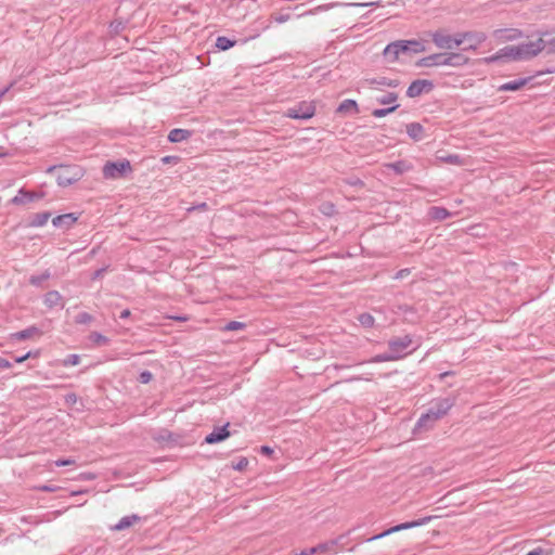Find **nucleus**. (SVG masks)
<instances>
[{
  "instance_id": "f257e3e1",
  "label": "nucleus",
  "mask_w": 555,
  "mask_h": 555,
  "mask_svg": "<svg viewBox=\"0 0 555 555\" xmlns=\"http://www.w3.org/2000/svg\"><path fill=\"white\" fill-rule=\"evenodd\" d=\"M547 54L555 53V36L544 33L535 41L522 42L517 46H507L496 52V54L486 57L487 63H493L502 59L507 60H529L540 52Z\"/></svg>"
},
{
  "instance_id": "f03ea898",
  "label": "nucleus",
  "mask_w": 555,
  "mask_h": 555,
  "mask_svg": "<svg viewBox=\"0 0 555 555\" xmlns=\"http://www.w3.org/2000/svg\"><path fill=\"white\" fill-rule=\"evenodd\" d=\"M455 401L454 397L434 399L427 412L422 414L418 418L414 431L431 428L437 421L441 420L449 413V411L455 405Z\"/></svg>"
},
{
  "instance_id": "7ed1b4c3",
  "label": "nucleus",
  "mask_w": 555,
  "mask_h": 555,
  "mask_svg": "<svg viewBox=\"0 0 555 555\" xmlns=\"http://www.w3.org/2000/svg\"><path fill=\"white\" fill-rule=\"evenodd\" d=\"M469 57L462 52H441L427 55L417 61L420 67L451 66L463 67L469 63Z\"/></svg>"
},
{
  "instance_id": "20e7f679",
  "label": "nucleus",
  "mask_w": 555,
  "mask_h": 555,
  "mask_svg": "<svg viewBox=\"0 0 555 555\" xmlns=\"http://www.w3.org/2000/svg\"><path fill=\"white\" fill-rule=\"evenodd\" d=\"M57 169L56 182L60 186H69L83 177V171L79 166H51L48 172H52Z\"/></svg>"
},
{
  "instance_id": "39448f33",
  "label": "nucleus",
  "mask_w": 555,
  "mask_h": 555,
  "mask_svg": "<svg viewBox=\"0 0 555 555\" xmlns=\"http://www.w3.org/2000/svg\"><path fill=\"white\" fill-rule=\"evenodd\" d=\"M430 36L433 43L441 50H453L462 44L461 31L450 35L444 29H438Z\"/></svg>"
},
{
  "instance_id": "423d86ee",
  "label": "nucleus",
  "mask_w": 555,
  "mask_h": 555,
  "mask_svg": "<svg viewBox=\"0 0 555 555\" xmlns=\"http://www.w3.org/2000/svg\"><path fill=\"white\" fill-rule=\"evenodd\" d=\"M131 165L127 159L118 162H107L103 167V176L107 179H116L124 177L127 172H130Z\"/></svg>"
},
{
  "instance_id": "0eeeda50",
  "label": "nucleus",
  "mask_w": 555,
  "mask_h": 555,
  "mask_svg": "<svg viewBox=\"0 0 555 555\" xmlns=\"http://www.w3.org/2000/svg\"><path fill=\"white\" fill-rule=\"evenodd\" d=\"M461 40L462 44L466 43L465 47L462 48V51H476L481 43L487 40V35L483 31H461Z\"/></svg>"
},
{
  "instance_id": "6e6552de",
  "label": "nucleus",
  "mask_w": 555,
  "mask_h": 555,
  "mask_svg": "<svg viewBox=\"0 0 555 555\" xmlns=\"http://www.w3.org/2000/svg\"><path fill=\"white\" fill-rule=\"evenodd\" d=\"M431 519H433L431 516H426V517L418 518L416 520L399 524L397 526H393V527L383 531L382 533H378V534L367 539V541H373V540L382 539L384 537H387V535H389L391 533H395V532H398V531H401V530L412 529V528H416V527L426 525Z\"/></svg>"
},
{
  "instance_id": "1a4fd4ad",
  "label": "nucleus",
  "mask_w": 555,
  "mask_h": 555,
  "mask_svg": "<svg viewBox=\"0 0 555 555\" xmlns=\"http://www.w3.org/2000/svg\"><path fill=\"white\" fill-rule=\"evenodd\" d=\"M315 114V106L310 102H300L287 109L285 115L293 119H309Z\"/></svg>"
},
{
  "instance_id": "9d476101",
  "label": "nucleus",
  "mask_w": 555,
  "mask_h": 555,
  "mask_svg": "<svg viewBox=\"0 0 555 555\" xmlns=\"http://www.w3.org/2000/svg\"><path fill=\"white\" fill-rule=\"evenodd\" d=\"M434 89V82L427 79H416L411 82L406 90V96L417 98L423 93L430 92Z\"/></svg>"
},
{
  "instance_id": "9b49d317",
  "label": "nucleus",
  "mask_w": 555,
  "mask_h": 555,
  "mask_svg": "<svg viewBox=\"0 0 555 555\" xmlns=\"http://www.w3.org/2000/svg\"><path fill=\"white\" fill-rule=\"evenodd\" d=\"M412 344V338L410 335H404L403 337H395L388 341V349L391 352L398 354V360L404 357V350L409 348Z\"/></svg>"
},
{
  "instance_id": "f8f14e48",
  "label": "nucleus",
  "mask_w": 555,
  "mask_h": 555,
  "mask_svg": "<svg viewBox=\"0 0 555 555\" xmlns=\"http://www.w3.org/2000/svg\"><path fill=\"white\" fill-rule=\"evenodd\" d=\"M228 427H229V423H227L225 425H223L221 427H216L210 434H208L205 437L204 441L208 444H215V443L225 440L231 435Z\"/></svg>"
},
{
  "instance_id": "ddd939ff",
  "label": "nucleus",
  "mask_w": 555,
  "mask_h": 555,
  "mask_svg": "<svg viewBox=\"0 0 555 555\" xmlns=\"http://www.w3.org/2000/svg\"><path fill=\"white\" fill-rule=\"evenodd\" d=\"M401 53H421L425 51V46L418 40H397Z\"/></svg>"
},
{
  "instance_id": "4468645a",
  "label": "nucleus",
  "mask_w": 555,
  "mask_h": 555,
  "mask_svg": "<svg viewBox=\"0 0 555 555\" xmlns=\"http://www.w3.org/2000/svg\"><path fill=\"white\" fill-rule=\"evenodd\" d=\"M41 335H42V331L38 326L31 325L25 330L12 333L10 338H11V340L21 341V340L30 339L34 337H40Z\"/></svg>"
},
{
  "instance_id": "2eb2a0df",
  "label": "nucleus",
  "mask_w": 555,
  "mask_h": 555,
  "mask_svg": "<svg viewBox=\"0 0 555 555\" xmlns=\"http://www.w3.org/2000/svg\"><path fill=\"white\" fill-rule=\"evenodd\" d=\"M78 217L75 214H64L56 216L52 219V224L56 228L69 229L76 221Z\"/></svg>"
},
{
  "instance_id": "dca6fc26",
  "label": "nucleus",
  "mask_w": 555,
  "mask_h": 555,
  "mask_svg": "<svg viewBox=\"0 0 555 555\" xmlns=\"http://www.w3.org/2000/svg\"><path fill=\"white\" fill-rule=\"evenodd\" d=\"M532 77L518 78L499 87V91H517L531 81Z\"/></svg>"
},
{
  "instance_id": "f3484780",
  "label": "nucleus",
  "mask_w": 555,
  "mask_h": 555,
  "mask_svg": "<svg viewBox=\"0 0 555 555\" xmlns=\"http://www.w3.org/2000/svg\"><path fill=\"white\" fill-rule=\"evenodd\" d=\"M365 82L370 86H382L388 88H397L400 86L399 79H391L388 77H374L365 79Z\"/></svg>"
},
{
  "instance_id": "a211bd4d",
  "label": "nucleus",
  "mask_w": 555,
  "mask_h": 555,
  "mask_svg": "<svg viewBox=\"0 0 555 555\" xmlns=\"http://www.w3.org/2000/svg\"><path fill=\"white\" fill-rule=\"evenodd\" d=\"M336 113L344 114V115H347V114H358L359 113L358 103L354 100H351V99L344 100L338 105V107L336 109Z\"/></svg>"
},
{
  "instance_id": "6ab92c4d",
  "label": "nucleus",
  "mask_w": 555,
  "mask_h": 555,
  "mask_svg": "<svg viewBox=\"0 0 555 555\" xmlns=\"http://www.w3.org/2000/svg\"><path fill=\"white\" fill-rule=\"evenodd\" d=\"M192 131L188 129L175 128L168 134L169 142L179 143L191 138Z\"/></svg>"
},
{
  "instance_id": "aec40b11",
  "label": "nucleus",
  "mask_w": 555,
  "mask_h": 555,
  "mask_svg": "<svg viewBox=\"0 0 555 555\" xmlns=\"http://www.w3.org/2000/svg\"><path fill=\"white\" fill-rule=\"evenodd\" d=\"M424 127L420 122H410L406 125V133L414 141H421L424 138Z\"/></svg>"
},
{
  "instance_id": "412c9836",
  "label": "nucleus",
  "mask_w": 555,
  "mask_h": 555,
  "mask_svg": "<svg viewBox=\"0 0 555 555\" xmlns=\"http://www.w3.org/2000/svg\"><path fill=\"white\" fill-rule=\"evenodd\" d=\"M428 215L435 221H442L449 218L451 212L444 207L433 206L429 208Z\"/></svg>"
},
{
  "instance_id": "4be33fe9",
  "label": "nucleus",
  "mask_w": 555,
  "mask_h": 555,
  "mask_svg": "<svg viewBox=\"0 0 555 555\" xmlns=\"http://www.w3.org/2000/svg\"><path fill=\"white\" fill-rule=\"evenodd\" d=\"M140 520V517L135 514L128 515L122 517L114 527L113 529L116 531L125 530L129 527H131L133 524Z\"/></svg>"
},
{
  "instance_id": "5701e85b",
  "label": "nucleus",
  "mask_w": 555,
  "mask_h": 555,
  "mask_svg": "<svg viewBox=\"0 0 555 555\" xmlns=\"http://www.w3.org/2000/svg\"><path fill=\"white\" fill-rule=\"evenodd\" d=\"M387 168L395 171L397 175H403L412 169V165L406 160H398L386 165Z\"/></svg>"
},
{
  "instance_id": "b1692460",
  "label": "nucleus",
  "mask_w": 555,
  "mask_h": 555,
  "mask_svg": "<svg viewBox=\"0 0 555 555\" xmlns=\"http://www.w3.org/2000/svg\"><path fill=\"white\" fill-rule=\"evenodd\" d=\"M400 54L402 53L396 41L387 44L384 49V56L390 62L397 61Z\"/></svg>"
},
{
  "instance_id": "393cba45",
  "label": "nucleus",
  "mask_w": 555,
  "mask_h": 555,
  "mask_svg": "<svg viewBox=\"0 0 555 555\" xmlns=\"http://www.w3.org/2000/svg\"><path fill=\"white\" fill-rule=\"evenodd\" d=\"M43 302L49 308L56 307L62 302V295L57 291H50L44 295Z\"/></svg>"
},
{
  "instance_id": "a878e982",
  "label": "nucleus",
  "mask_w": 555,
  "mask_h": 555,
  "mask_svg": "<svg viewBox=\"0 0 555 555\" xmlns=\"http://www.w3.org/2000/svg\"><path fill=\"white\" fill-rule=\"evenodd\" d=\"M50 217H51V214L49 211H42V212L35 214L31 217L29 224L31 227H42L48 222Z\"/></svg>"
},
{
  "instance_id": "bb28decb",
  "label": "nucleus",
  "mask_w": 555,
  "mask_h": 555,
  "mask_svg": "<svg viewBox=\"0 0 555 555\" xmlns=\"http://www.w3.org/2000/svg\"><path fill=\"white\" fill-rule=\"evenodd\" d=\"M236 43L235 40H232L225 36H219L217 39H216V43H215V47L217 49H219L220 51H227L229 50L230 48L234 47Z\"/></svg>"
},
{
  "instance_id": "cd10ccee",
  "label": "nucleus",
  "mask_w": 555,
  "mask_h": 555,
  "mask_svg": "<svg viewBox=\"0 0 555 555\" xmlns=\"http://www.w3.org/2000/svg\"><path fill=\"white\" fill-rule=\"evenodd\" d=\"M398 360V354L391 352V350H388L387 352L376 354L371 362L374 363H380V362H388V361H396Z\"/></svg>"
},
{
  "instance_id": "c85d7f7f",
  "label": "nucleus",
  "mask_w": 555,
  "mask_h": 555,
  "mask_svg": "<svg viewBox=\"0 0 555 555\" xmlns=\"http://www.w3.org/2000/svg\"><path fill=\"white\" fill-rule=\"evenodd\" d=\"M319 210L322 215L332 217L334 216L337 210L336 206L332 202H324L319 206Z\"/></svg>"
},
{
  "instance_id": "c756f323",
  "label": "nucleus",
  "mask_w": 555,
  "mask_h": 555,
  "mask_svg": "<svg viewBox=\"0 0 555 555\" xmlns=\"http://www.w3.org/2000/svg\"><path fill=\"white\" fill-rule=\"evenodd\" d=\"M337 542L336 541H330L325 543H320L317 545L318 553H335L336 552Z\"/></svg>"
},
{
  "instance_id": "7c9ffc66",
  "label": "nucleus",
  "mask_w": 555,
  "mask_h": 555,
  "mask_svg": "<svg viewBox=\"0 0 555 555\" xmlns=\"http://www.w3.org/2000/svg\"><path fill=\"white\" fill-rule=\"evenodd\" d=\"M358 321L359 323L363 326V327H373L374 326V318L372 314L367 313V312H364V313H361L359 317H358Z\"/></svg>"
},
{
  "instance_id": "2f4dec72",
  "label": "nucleus",
  "mask_w": 555,
  "mask_h": 555,
  "mask_svg": "<svg viewBox=\"0 0 555 555\" xmlns=\"http://www.w3.org/2000/svg\"><path fill=\"white\" fill-rule=\"evenodd\" d=\"M90 340L99 346H105L109 341V339L106 336L98 332H93L90 334Z\"/></svg>"
},
{
  "instance_id": "473e14b6",
  "label": "nucleus",
  "mask_w": 555,
  "mask_h": 555,
  "mask_svg": "<svg viewBox=\"0 0 555 555\" xmlns=\"http://www.w3.org/2000/svg\"><path fill=\"white\" fill-rule=\"evenodd\" d=\"M397 100L398 94L395 92H388L387 94L377 98V102L383 105L395 103Z\"/></svg>"
},
{
  "instance_id": "72a5a7b5",
  "label": "nucleus",
  "mask_w": 555,
  "mask_h": 555,
  "mask_svg": "<svg viewBox=\"0 0 555 555\" xmlns=\"http://www.w3.org/2000/svg\"><path fill=\"white\" fill-rule=\"evenodd\" d=\"M50 278V273L46 271L44 273L40 275H31L29 279V283L34 286H40L43 281L48 280Z\"/></svg>"
},
{
  "instance_id": "f704fd0d",
  "label": "nucleus",
  "mask_w": 555,
  "mask_h": 555,
  "mask_svg": "<svg viewBox=\"0 0 555 555\" xmlns=\"http://www.w3.org/2000/svg\"><path fill=\"white\" fill-rule=\"evenodd\" d=\"M93 320V317L88 312H80L76 315L75 322L77 324H88Z\"/></svg>"
},
{
  "instance_id": "c9c22d12",
  "label": "nucleus",
  "mask_w": 555,
  "mask_h": 555,
  "mask_svg": "<svg viewBox=\"0 0 555 555\" xmlns=\"http://www.w3.org/2000/svg\"><path fill=\"white\" fill-rule=\"evenodd\" d=\"M247 466H248V460H247V457H244V456L240 457L236 463L232 464V468L237 472L245 470Z\"/></svg>"
},
{
  "instance_id": "e433bc0d",
  "label": "nucleus",
  "mask_w": 555,
  "mask_h": 555,
  "mask_svg": "<svg viewBox=\"0 0 555 555\" xmlns=\"http://www.w3.org/2000/svg\"><path fill=\"white\" fill-rule=\"evenodd\" d=\"M246 327V324L238 321H230L225 324L224 330L225 331H238Z\"/></svg>"
},
{
  "instance_id": "4c0bfd02",
  "label": "nucleus",
  "mask_w": 555,
  "mask_h": 555,
  "mask_svg": "<svg viewBox=\"0 0 555 555\" xmlns=\"http://www.w3.org/2000/svg\"><path fill=\"white\" fill-rule=\"evenodd\" d=\"M80 362V357L78 354H68L64 360H63V365L64 366H72V365H77L79 364Z\"/></svg>"
},
{
  "instance_id": "58836bf2",
  "label": "nucleus",
  "mask_w": 555,
  "mask_h": 555,
  "mask_svg": "<svg viewBox=\"0 0 555 555\" xmlns=\"http://www.w3.org/2000/svg\"><path fill=\"white\" fill-rule=\"evenodd\" d=\"M109 29L112 34H119L125 29V24L122 21H113L109 25Z\"/></svg>"
},
{
  "instance_id": "ea45409f",
  "label": "nucleus",
  "mask_w": 555,
  "mask_h": 555,
  "mask_svg": "<svg viewBox=\"0 0 555 555\" xmlns=\"http://www.w3.org/2000/svg\"><path fill=\"white\" fill-rule=\"evenodd\" d=\"M38 356H39V350H37V351H28V352H27V353H25L24 356L16 357V358L14 359V361H15L16 363H23V362H25L27 359L33 358V357H34V358H36V357H38Z\"/></svg>"
},
{
  "instance_id": "a19ab883",
  "label": "nucleus",
  "mask_w": 555,
  "mask_h": 555,
  "mask_svg": "<svg viewBox=\"0 0 555 555\" xmlns=\"http://www.w3.org/2000/svg\"><path fill=\"white\" fill-rule=\"evenodd\" d=\"M206 210H208V205H207L205 202L199 203V204H197V205H193V206H191V207H189V208L186 209V211H188V212H193V211H206Z\"/></svg>"
},
{
  "instance_id": "79ce46f5",
  "label": "nucleus",
  "mask_w": 555,
  "mask_h": 555,
  "mask_svg": "<svg viewBox=\"0 0 555 555\" xmlns=\"http://www.w3.org/2000/svg\"><path fill=\"white\" fill-rule=\"evenodd\" d=\"M153 374L150 371H143L139 375V380L142 384H147L152 380Z\"/></svg>"
},
{
  "instance_id": "37998d69",
  "label": "nucleus",
  "mask_w": 555,
  "mask_h": 555,
  "mask_svg": "<svg viewBox=\"0 0 555 555\" xmlns=\"http://www.w3.org/2000/svg\"><path fill=\"white\" fill-rule=\"evenodd\" d=\"M347 184L351 185V186H356V188H363L364 186V182L359 179V178H349L346 180Z\"/></svg>"
},
{
  "instance_id": "c03bdc74",
  "label": "nucleus",
  "mask_w": 555,
  "mask_h": 555,
  "mask_svg": "<svg viewBox=\"0 0 555 555\" xmlns=\"http://www.w3.org/2000/svg\"><path fill=\"white\" fill-rule=\"evenodd\" d=\"M76 463V461L72 457H68V459H60V460H56L54 462V464L56 466H68V465H74Z\"/></svg>"
},
{
  "instance_id": "a18cd8bd",
  "label": "nucleus",
  "mask_w": 555,
  "mask_h": 555,
  "mask_svg": "<svg viewBox=\"0 0 555 555\" xmlns=\"http://www.w3.org/2000/svg\"><path fill=\"white\" fill-rule=\"evenodd\" d=\"M375 2H367V3H333L332 7L336 5H344V7H370L375 5Z\"/></svg>"
},
{
  "instance_id": "49530a36",
  "label": "nucleus",
  "mask_w": 555,
  "mask_h": 555,
  "mask_svg": "<svg viewBox=\"0 0 555 555\" xmlns=\"http://www.w3.org/2000/svg\"><path fill=\"white\" fill-rule=\"evenodd\" d=\"M272 18L274 20V22L282 24V23L287 22L291 18V15L289 14H275V15H272Z\"/></svg>"
},
{
  "instance_id": "de8ad7c7",
  "label": "nucleus",
  "mask_w": 555,
  "mask_h": 555,
  "mask_svg": "<svg viewBox=\"0 0 555 555\" xmlns=\"http://www.w3.org/2000/svg\"><path fill=\"white\" fill-rule=\"evenodd\" d=\"M526 555H551V551H545L542 547H537L527 553Z\"/></svg>"
},
{
  "instance_id": "09e8293b",
  "label": "nucleus",
  "mask_w": 555,
  "mask_h": 555,
  "mask_svg": "<svg viewBox=\"0 0 555 555\" xmlns=\"http://www.w3.org/2000/svg\"><path fill=\"white\" fill-rule=\"evenodd\" d=\"M65 402L69 405H73L77 402V396L74 392L67 393L65 396Z\"/></svg>"
},
{
  "instance_id": "8fccbe9b",
  "label": "nucleus",
  "mask_w": 555,
  "mask_h": 555,
  "mask_svg": "<svg viewBox=\"0 0 555 555\" xmlns=\"http://www.w3.org/2000/svg\"><path fill=\"white\" fill-rule=\"evenodd\" d=\"M372 115L376 118H382L386 116V111L384 108H375L372 112Z\"/></svg>"
},
{
  "instance_id": "3c124183",
  "label": "nucleus",
  "mask_w": 555,
  "mask_h": 555,
  "mask_svg": "<svg viewBox=\"0 0 555 555\" xmlns=\"http://www.w3.org/2000/svg\"><path fill=\"white\" fill-rule=\"evenodd\" d=\"M105 271H106V268H101V269L95 270L92 274V280H98V279L102 278V275Z\"/></svg>"
},
{
  "instance_id": "603ef678",
  "label": "nucleus",
  "mask_w": 555,
  "mask_h": 555,
  "mask_svg": "<svg viewBox=\"0 0 555 555\" xmlns=\"http://www.w3.org/2000/svg\"><path fill=\"white\" fill-rule=\"evenodd\" d=\"M315 553H318V548H317V546H312L307 550H304L300 554H296V555H312Z\"/></svg>"
},
{
  "instance_id": "864d4df0",
  "label": "nucleus",
  "mask_w": 555,
  "mask_h": 555,
  "mask_svg": "<svg viewBox=\"0 0 555 555\" xmlns=\"http://www.w3.org/2000/svg\"><path fill=\"white\" fill-rule=\"evenodd\" d=\"M12 367V363L4 359V358H0V369H11Z\"/></svg>"
},
{
  "instance_id": "5fc2aeb1",
  "label": "nucleus",
  "mask_w": 555,
  "mask_h": 555,
  "mask_svg": "<svg viewBox=\"0 0 555 555\" xmlns=\"http://www.w3.org/2000/svg\"><path fill=\"white\" fill-rule=\"evenodd\" d=\"M260 453L264 455H271L273 453V449L269 446H262L260 448Z\"/></svg>"
},
{
  "instance_id": "6e6d98bb",
  "label": "nucleus",
  "mask_w": 555,
  "mask_h": 555,
  "mask_svg": "<svg viewBox=\"0 0 555 555\" xmlns=\"http://www.w3.org/2000/svg\"><path fill=\"white\" fill-rule=\"evenodd\" d=\"M447 162L450 164H459L460 157H459V155H449L447 157Z\"/></svg>"
},
{
  "instance_id": "4d7b16f0",
  "label": "nucleus",
  "mask_w": 555,
  "mask_h": 555,
  "mask_svg": "<svg viewBox=\"0 0 555 555\" xmlns=\"http://www.w3.org/2000/svg\"><path fill=\"white\" fill-rule=\"evenodd\" d=\"M410 273L409 269H402L397 272L396 279H402L403 276L408 275Z\"/></svg>"
},
{
  "instance_id": "13d9d810",
  "label": "nucleus",
  "mask_w": 555,
  "mask_h": 555,
  "mask_svg": "<svg viewBox=\"0 0 555 555\" xmlns=\"http://www.w3.org/2000/svg\"><path fill=\"white\" fill-rule=\"evenodd\" d=\"M398 107H399V105H398V104H395V105H392V106H389V107L384 108V109L386 111V116H387V115H389V114H391V113H393Z\"/></svg>"
},
{
  "instance_id": "bf43d9fd",
  "label": "nucleus",
  "mask_w": 555,
  "mask_h": 555,
  "mask_svg": "<svg viewBox=\"0 0 555 555\" xmlns=\"http://www.w3.org/2000/svg\"><path fill=\"white\" fill-rule=\"evenodd\" d=\"M130 314H131L130 310H129V309H125V310H122V311L120 312L119 318H120V319H127V318H129V317H130Z\"/></svg>"
},
{
  "instance_id": "052dcab7",
  "label": "nucleus",
  "mask_w": 555,
  "mask_h": 555,
  "mask_svg": "<svg viewBox=\"0 0 555 555\" xmlns=\"http://www.w3.org/2000/svg\"><path fill=\"white\" fill-rule=\"evenodd\" d=\"M9 91V88H4L2 90H0V100L3 98V95Z\"/></svg>"
},
{
  "instance_id": "680f3d73",
  "label": "nucleus",
  "mask_w": 555,
  "mask_h": 555,
  "mask_svg": "<svg viewBox=\"0 0 555 555\" xmlns=\"http://www.w3.org/2000/svg\"><path fill=\"white\" fill-rule=\"evenodd\" d=\"M450 374H452V373L451 372H444V373L440 374V377L443 378L444 376H448Z\"/></svg>"
},
{
  "instance_id": "e2e57ef3",
  "label": "nucleus",
  "mask_w": 555,
  "mask_h": 555,
  "mask_svg": "<svg viewBox=\"0 0 555 555\" xmlns=\"http://www.w3.org/2000/svg\"><path fill=\"white\" fill-rule=\"evenodd\" d=\"M169 159H170V157H169V156H166V157H164V158H163V162H164V163H169Z\"/></svg>"
},
{
  "instance_id": "0e129e2a",
  "label": "nucleus",
  "mask_w": 555,
  "mask_h": 555,
  "mask_svg": "<svg viewBox=\"0 0 555 555\" xmlns=\"http://www.w3.org/2000/svg\"><path fill=\"white\" fill-rule=\"evenodd\" d=\"M42 490H44V491H52V489H51L50 487H47V486H44V487L42 488Z\"/></svg>"
},
{
  "instance_id": "69168bd1",
  "label": "nucleus",
  "mask_w": 555,
  "mask_h": 555,
  "mask_svg": "<svg viewBox=\"0 0 555 555\" xmlns=\"http://www.w3.org/2000/svg\"><path fill=\"white\" fill-rule=\"evenodd\" d=\"M334 367L338 370V369H341V367H344V366H343V365L335 364V365H334Z\"/></svg>"
},
{
  "instance_id": "338daca9",
  "label": "nucleus",
  "mask_w": 555,
  "mask_h": 555,
  "mask_svg": "<svg viewBox=\"0 0 555 555\" xmlns=\"http://www.w3.org/2000/svg\"><path fill=\"white\" fill-rule=\"evenodd\" d=\"M554 72H555V70H553V69H547V70H546V73H550V74H551V73H554Z\"/></svg>"
},
{
  "instance_id": "774afa93",
  "label": "nucleus",
  "mask_w": 555,
  "mask_h": 555,
  "mask_svg": "<svg viewBox=\"0 0 555 555\" xmlns=\"http://www.w3.org/2000/svg\"><path fill=\"white\" fill-rule=\"evenodd\" d=\"M13 202H14V203L18 202V197H14V198H13Z\"/></svg>"
}]
</instances>
